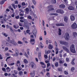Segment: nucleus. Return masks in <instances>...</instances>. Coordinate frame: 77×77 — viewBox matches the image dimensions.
I'll return each instance as SVG.
<instances>
[{"mask_svg":"<svg viewBox=\"0 0 77 77\" xmlns=\"http://www.w3.org/2000/svg\"><path fill=\"white\" fill-rule=\"evenodd\" d=\"M70 49L71 51L73 53H76V52L75 50V48H74V45L72 44L70 46Z\"/></svg>","mask_w":77,"mask_h":77,"instance_id":"1","label":"nucleus"},{"mask_svg":"<svg viewBox=\"0 0 77 77\" xmlns=\"http://www.w3.org/2000/svg\"><path fill=\"white\" fill-rule=\"evenodd\" d=\"M69 34L68 33L66 32L64 36V38L66 40V41H69Z\"/></svg>","mask_w":77,"mask_h":77,"instance_id":"2","label":"nucleus"},{"mask_svg":"<svg viewBox=\"0 0 77 77\" xmlns=\"http://www.w3.org/2000/svg\"><path fill=\"white\" fill-rule=\"evenodd\" d=\"M7 41H8V42H10L11 43V44H13V45H14V46H16L18 45V44H17V43L13 40H7Z\"/></svg>","mask_w":77,"mask_h":77,"instance_id":"3","label":"nucleus"},{"mask_svg":"<svg viewBox=\"0 0 77 77\" xmlns=\"http://www.w3.org/2000/svg\"><path fill=\"white\" fill-rule=\"evenodd\" d=\"M53 8V5H51L48 6V8L49 9L48 10V12H50V11H54V9Z\"/></svg>","mask_w":77,"mask_h":77,"instance_id":"4","label":"nucleus"},{"mask_svg":"<svg viewBox=\"0 0 77 77\" xmlns=\"http://www.w3.org/2000/svg\"><path fill=\"white\" fill-rule=\"evenodd\" d=\"M57 13H60V14H64V11L62 9H59L57 10L56 11Z\"/></svg>","mask_w":77,"mask_h":77,"instance_id":"5","label":"nucleus"},{"mask_svg":"<svg viewBox=\"0 0 77 77\" xmlns=\"http://www.w3.org/2000/svg\"><path fill=\"white\" fill-rule=\"evenodd\" d=\"M30 64L32 68H34V69H36V65L34 63L31 62Z\"/></svg>","mask_w":77,"mask_h":77,"instance_id":"6","label":"nucleus"},{"mask_svg":"<svg viewBox=\"0 0 77 77\" xmlns=\"http://www.w3.org/2000/svg\"><path fill=\"white\" fill-rule=\"evenodd\" d=\"M60 43L62 45H68V43L66 42L62 41H60Z\"/></svg>","mask_w":77,"mask_h":77,"instance_id":"7","label":"nucleus"},{"mask_svg":"<svg viewBox=\"0 0 77 77\" xmlns=\"http://www.w3.org/2000/svg\"><path fill=\"white\" fill-rule=\"evenodd\" d=\"M72 29H77V25L76 23H74L71 26Z\"/></svg>","mask_w":77,"mask_h":77,"instance_id":"8","label":"nucleus"},{"mask_svg":"<svg viewBox=\"0 0 77 77\" xmlns=\"http://www.w3.org/2000/svg\"><path fill=\"white\" fill-rule=\"evenodd\" d=\"M68 9L70 11H74L75 8L72 6H69L68 7Z\"/></svg>","mask_w":77,"mask_h":77,"instance_id":"9","label":"nucleus"},{"mask_svg":"<svg viewBox=\"0 0 77 77\" xmlns=\"http://www.w3.org/2000/svg\"><path fill=\"white\" fill-rule=\"evenodd\" d=\"M30 43L32 45H33L35 43V39H30Z\"/></svg>","mask_w":77,"mask_h":77,"instance_id":"10","label":"nucleus"},{"mask_svg":"<svg viewBox=\"0 0 77 77\" xmlns=\"http://www.w3.org/2000/svg\"><path fill=\"white\" fill-rule=\"evenodd\" d=\"M38 58L40 61H41V60H42V57H41V52L38 53Z\"/></svg>","mask_w":77,"mask_h":77,"instance_id":"11","label":"nucleus"},{"mask_svg":"<svg viewBox=\"0 0 77 77\" xmlns=\"http://www.w3.org/2000/svg\"><path fill=\"white\" fill-rule=\"evenodd\" d=\"M14 74L13 73L12 75L14 76V77H17V75H15V74H17L18 73V71L16 70L14 71Z\"/></svg>","mask_w":77,"mask_h":77,"instance_id":"12","label":"nucleus"},{"mask_svg":"<svg viewBox=\"0 0 77 77\" xmlns=\"http://www.w3.org/2000/svg\"><path fill=\"white\" fill-rule=\"evenodd\" d=\"M56 26L59 27L61 26H64V24L61 23H57L56 24Z\"/></svg>","mask_w":77,"mask_h":77,"instance_id":"13","label":"nucleus"},{"mask_svg":"<svg viewBox=\"0 0 77 77\" xmlns=\"http://www.w3.org/2000/svg\"><path fill=\"white\" fill-rule=\"evenodd\" d=\"M62 48L64 50H65L66 52L67 53H69V50H68V49H67L66 47H65V46H63L62 47Z\"/></svg>","mask_w":77,"mask_h":77,"instance_id":"14","label":"nucleus"},{"mask_svg":"<svg viewBox=\"0 0 77 77\" xmlns=\"http://www.w3.org/2000/svg\"><path fill=\"white\" fill-rule=\"evenodd\" d=\"M32 32L33 33V35L35 36V38H36V29H35V30H33L32 31Z\"/></svg>","mask_w":77,"mask_h":77,"instance_id":"15","label":"nucleus"},{"mask_svg":"<svg viewBox=\"0 0 77 77\" xmlns=\"http://www.w3.org/2000/svg\"><path fill=\"white\" fill-rule=\"evenodd\" d=\"M70 20L71 21H74L75 20V17H74V16L72 15L71 16Z\"/></svg>","mask_w":77,"mask_h":77,"instance_id":"16","label":"nucleus"},{"mask_svg":"<svg viewBox=\"0 0 77 77\" xmlns=\"http://www.w3.org/2000/svg\"><path fill=\"white\" fill-rule=\"evenodd\" d=\"M20 16H24V11H20L19 13Z\"/></svg>","mask_w":77,"mask_h":77,"instance_id":"17","label":"nucleus"},{"mask_svg":"<svg viewBox=\"0 0 77 77\" xmlns=\"http://www.w3.org/2000/svg\"><path fill=\"white\" fill-rule=\"evenodd\" d=\"M60 8H65V5L63 4H61L59 5Z\"/></svg>","mask_w":77,"mask_h":77,"instance_id":"18","label":"nucleus"},{"mask_svg":"<svg viewBox=\"0 0 77 77\" xmlns=\"http://www.w3.org/2000/svg\"><path fill=\"white\" fill-rule=\"evenodd\" d=\"M48 48L49 50H51L53 48V45L51 44H49Z\"/></svg>","mask_w":77,"mask_h":77,"instance_id":"19","label":"nucleus"},{"mask_svg":"<svg viewBox=\"0 0 77 77\" xmlns=\"http://www.w3.org/2000/svg\"><path fill=\"white\" fill-rule=\"evenodd\" d=\"M64 21L65 23H67L68 22V17L66 16H65L64 17Z\"/></svg>","mask_w":77,"mask_h":77,"instance_id":"20","label":"nucleus"},{"mask_svg":"<svg viewBox=\"0 0 77 77\" xmlns=\"http://www.w3.org/2000/svg\"><path fill=\"white\" fill-rule=\"evenodd\" d=\"M75 58H73L72 60L71 63L72 65H75V63L74 62V61L75 60Z\"/></svg>","mask_w":77,"mask_h":77,"instance_id":"21","label":"nucleus"},{"mask_svg":"<svg viewBox=\"0 0 77 77\" xmlns=\"http://www.w3.org/2000/svg\"><path fill=\"white\" fill-rule=\"evenodd\" d=\"M17 66H20V61L18 60L17 61Z\"/></svg>","mask_w":77,"mask_h":77,"instance_id":"22","label":"nucleus"},{"mask_svg":"<svg viewBox=\"0 0 77 77\" xmlns=\"http://www.w3.org/2000/svg\"><path fill=\"white\" fill-rule=\"evenodd\" d=\"M50 51L48 50L47 51H45V54L46 55H48V54H50Z\"/></svg>","mask_w":77,"mask_h":77,"instance_id":"23","label":"nucleus"},{"mask_svg":"<svg viewBox=\"0 0 77 77\" xmlns=\"http://www.w3.org/2000/svg\"><path fill=\"white\" fill-rule=\"evenodd\" d=\"M50 15L51 16L52 15H55V16H57L58 15V14L57 13H51L50 14Z\"/></svg>","mask_w":77,"mask_h":77,"instance_id":"24","label":"nucleus"},{"mask_svg":"<svg viewBox=\"0 0 77 77\" xmlns=\"http://www.w3.org/2000/svg\"><path fill=\"white\" fill-rule=\"evenodd\" d=\"M5 43V45L6 47H9V46H10V44H9V43H8V42H6Z\"/></svg>","mask_w":77,"mask_h":77,"instance_id":"25","label":"nucleus"},{"mask_svg":"<svg viewBox=\"0 0 77 77\" xmlns=\"http://www.w3.org/2000/svg\"><path fill=\"white\" fill-rule=\"evenodd\" d=\"M23 62L24 63H25V64H27V63H28V62L26 59H24L23 61Z\"/></svg>","mask_w":77,"mask_h":77,"instance_id":"26","label":"nucleus"},{"mask_svg":"<svg viewBox=\"0 0 77 77\" xmlns=\"http://www.w3.org/2000/svg\"><path fill=\"white\" fill-rule=\"evenodd\" d=\"M58 35H61V32H62V30L60 29L59 28L58 29Z\"/></svg>","mask_w":77,"mask_h":77,"instance_id":"27","label":"nucleus"},{"mask_svg":"<svg viewBox=\"0 0 77 77\" xmlns=\"http://www.w3.org/2000/svg\"><path fill=\"white\" fill-rule=\"evenodd\" d=\"M73 34L75 38L77 36V33L76 32H73Z\"/></svg>","mask_w":77,"mask_h":77,"instance_id":"28","label":"nucleus"},{"mask_svg":"<svg viewBox=\"0 0 77 77\" xmlns=\"http://www.w3.org/2000/svg\"><path fill=\"white\" fill-rule=\"evenodd\" d=\"M35 71H34L33 72H32V73L31 75V77H35Z\"/></svg>","mask_w":77,"mask_h":77,"instance_id":"29","label":"nucleus"},{"mask_svg":"<svg viewBox=\"0 0 77 77\" xmlns=\"http://www.w3.org/2000/svg\"><path fill=\"white\" fill-rule=\"evenodd\" d=\"M19 74L20 75H23V72L22 71H19Z\"/></svg>","mask_w":77,"mask_h":77,"instance_id":"30","label":"nucleus"},{"mask_svg":"<svg viewBox=\"0 0 77 77\" xmlns=\"http://www.w3.org/2000/svg\"><path fill=\"white\" fill-rule=\"evenodd\" d=\"M6 70L7 72H10L11 71V69H10V68L9 67H8L6 68Z\"/></svg>","mask_w":77,"mask_h":77,"instance_id":"31","label":"nucleus"},{"mask_svg":"<svg viewBox=\"0 0 77 77\" xmlns=\"http://www.w3.org/2000/svg\"><path fill=\"white\" fill-rule=\"evenodd\" d=\"M10 31H11V32H12V33H14V30H13L12 27H10Z\"/></svg>","mask_w":77,"mask_h":77,"instance_id":"32","label":"nucleus"},{"mask_svg":"<svg viewBox=\"0 0 77 77\" xmlns=\"http://www.w3.org/2000/svg\"><path fill=\"white\" fill-rule=\"evenodd\" d=\"M5 3V1L3 0H2L0 2V5H3Z\"/></svg>","mask_w":77,"mask_h":77,"instance_id":"33","label":"nucleus"},{"mask_svg":"<svg viewBox=\"0 0 77 77\" xmlns=\"http://www.w3.org/2000/svg\"><path fill=\"white\" fill-rule=\"evenodd\" d=\"M55 50L56 51L55 52V54H58V53H59V51H58V48H55Z\"/></svg>","mask_w":77,"mask_h":77,"instance_id":"34","label":"nucleus"},{"mask_svg":"<svg viewBox=\"0 0 77 77\" xmlns=\"http://www.w3.org/2000/svg\"><path fill=\"white\" fill-rule=\"evenodd\" d=\"M55 66L56 67H57L59 66V63L56 62L55 63Z\"/></svg>","mask_w":77,"mask_h":77,"instance_id":"35","label":"nucleus"},{"mask_svg":"<svg viewBox=\"0 0 77 77\" xmlns=\"http://www.w3.org/2000/svg\"><path fill=\"white\" fill-rule=\"evenodd\" d=\"M74 70H75V68L74 67H72L71 69V71L72 72H74Z\"/></svg>","mask_w":77,"mask_h":77,"instance_id":"36","label":"nucleus"},{"mask_svg":"<svg viewBox=\"0 0 77 77\" xmlns=\"http://www.w3.org/2000/svg\"><path fill=\"white\" fill-rule=\"evenodd\" d=\"M25 11L26 12V13H28V12H29V8H26L25 9Z\"/></svg>","mask_w":77,"mask_h":77,"instance_id":"37","label":"nucleus"},{"mask_svg":"<svg viewBox=\"0 0 77 77\" xmlns=\"http://www.w3.org/2000/svg\"><path fill=\"white\" fill-rule=\"evenodd\" d=\"M18 54H19L18 53H16L14 54H13V56H18Z\"/></svg>","mask_w":77,"mask_h":77,"instance_id":"38","label":"nucleus"},{"mask_svg":"<svg viewBox=\"0 0 77 77\" xmlns=\"http://www.w3.org/2000/svg\"><path fill=\"white\" fill-rule=\"evenodd\" d=\"M32 1L34 5H36V2L35 0H32Z\"/></svg>","mask_w":77,"mask_h":77,"instance_id":"39","label":"nucleus"},{"mask_svg":"<svg viewBox=\"0 0 77 77\" xmlns=\"http://www.w3.org/2000/svg\"><path fill=\"white\" fill-rule=\"evenodd\" d=\"M2 70L3 71H4V72H6V69L4 67L2 68Z\"/></svg>","mask_w":77,"mask_h":77,"instance_id":"40","label":"nucleus"},{"mask_svg":"<svg viewBox=\"0 0 77 77\" xmlns=\"http://www.w3.org/2000/svg\"><path fill=\"white\" fill-rule=\"evenodd\" d=\"M53 2L52 1V3L53 4H55L56 3V0H52Z\"/></svg>","mask_w":77,"mask_h":77,"instance_id":"41","label":"nucleus"},{"mask_svg":"<svg viewBox=\"0 0 77 77\" xmlns=\"http://www.w3.org/2000/svg\"><path fill=\"white\" fill-rule=\"evenodd\" d=\"M13 27H14V29H18V27H19V26H16V25H14L13 26Z\"/></svg>","mask_w":77,"mask_h":77,"instance_id":"42","label":"nucleus"},{"mask_svg":"<svg viewBox=\"0 0 77 77\" xmlns=\"http://www.w3.org/2000/svg\"><path fill=\"white\" fill-rule=\"evenodd\" d=\"M30 51V49H27V54L28 55H29V51Z\"/></svg>","mask_w":77,"mask_h":77,"instance_id":"43","label":"nucleus"},{"mask_svg":"<svg viewBox=\"0 0 77 77\" xmlns=\"http://www.w3.org/2000/svg\"><path fill=\"white\" fill-rule=\"evenodd\" d=\"M47 76L48 77H50V73L47 72L46 74Z\"/></svg>","mask_w":77,"mask_h":77,"instance_id":"44","label":"nucleus"},{"mask_svg":"<svg viewBox=\"0 0 77 77\" xmlns=\"http://www.w3.org/2000/svg\"><path fill=\"white\" fill-rule=\"evenodd\" d=\"M12 7L14 9H16V8H15V5L14 4H12Z\"/></svg>","mask_w":77,"mask_h":77,"instance_id":"45","label":"nucleus"},{"mask_svg":"<svg viewBox=\"0 0 77 77\" xmlns=\"http://www.w3.org/2000/svg\"><path fill=\"white\" fill-rule=\"evenodd\" d=\"M58 71L59 72L60 71L61 72H62V69L61 68H58Z\"/></svg>","mask_w":77,"mask_h":77,"instance_id":"46","label":"nucleus"},{"mask_svg":"<svg viewBox=\"0 0 77 77\" xmlns=\"http://www.w3.org/2000/svg\"><path fill=\"white\" fill-rule=\"evenodd\" d=\"M43 68H46V65L45 64L42 66Z\"/></svg>","mask_w":77,"mask_h":77,"instance_id":"47","label":"nucleus"},{"mask_svg":"<svg viewBox=\"0 0 77 77\" xmlns=\"http://www.w3.org/2000/svg\"><path fill=\"white\" fill-rule=\"evenodd\" d=\"M50 66V63H48L47 64V68H48V67Z\"/></svg>","mask_w":77,"mask_h":77,"instance_id":"48","label":"nucleus"},{"mask_svg":"<svg viewBox=\"0 0 77 77\" xmlns=\"http://www.w3.org/2000/svg\"><path fill=\"white\" fill-rule=\"evenodd\" d=\"M27 18H28L29 20H32V17H31V16H28L27 17Z\"/></svg>","mask_w":77,"mask_h":77,"instance_id":"49","label":"nucleus"},{"mask_svg":"<svg viewBox=\"0 0 77 77\" xmlns=\"http://www.w3.org/2000/svg\"><path fill=\"white\" fill-rule=\"evenodd\" d=\"M64 74H65V75H67V74H68V73L66 71H64Z\"/></svg>","mask_w":77,"mask_h":77,"instance_id":"50","label":"nucleus"},{"mask_svg":"<svg viewBox=\"0 0 77 77\" xmlns=\"http://www.w3.org/2000/svg\"><path fill=\"white\" fill-rule=\"evenodd\" d=\"M11 17L13 18H14V17H15V13H13V14H12Z\"/></svg>","mask_w":77,"mask_h":77,"instance_id":"51","label":"nucleus"},{"mask_svg":"<svg viewBox=\"0 0 77 77\" xmlns=\"http://www.w3.org/2000/svg\"><path fill=\"white\" fill-rule=\"evenodd\" d=\"M3 35H4V36H5V37H7L8 36V35L6 34L5 33H4V34H3Z\"/></svg>","mask_w":77,"mask_h":77,"instance_id":"52","label":"nucleus"},{"mask_svg":"<svg viewBox=\"0 0 77 77\" xmlns=\"http://www.w3.org/2000/svg\"><path fill=\"white\" fill-rule=\"evenodd\" d=\"M9 55H10V54L8 53H6L5 54V56H9Z\"/></svg>","mask_w":77,"mask_h":77,"instance_id":"53","label":"nucleus"},{"mask_svg":"<svg viewBox=\"0 0 77 77\" xmlns=\"http://www.w3.org/2000/svg\"><path fill=\"white\" fill-rule=\"evenodd\" d=\"M44 57L45 59H48V56L47 55H45Z\"/></svg>","mask_w":77,"mask_h":77,"instance_id":"54","label":"nucleus"},{"mask_svg":"<svg viewBox=\"0 0 77 77\" xmlns=\"http://www.w3.org/2000/svg\"><path fill=\"white\" fill-rule=\"evenodd\" d=\"M26 5V3H25V2H23L22 3V6H25Z\"/></svg>","mask_w":77,"mask_h":77,"instance_id":"55","label":"nucleus"},{"mask_svg":"<svg viewBox=\"0 0 77 77\" xmlns=\"http://www.w3.org/2000/svg\"><path fill=\"white\" fill-rule=\"evenodd\" d=\"M18 43L19 44H22V42L20 41H18Z\"/></svg>","mask_w":77,"mask_h":77,"instance_id":"56","label":"nucleus"},{"mask_svg":"<svg viewBox=\"0 0 77 77\" xmlns=\"http://www.w3.org/2000/svg\"><path fill=\"white\" fill-rule=\"evenodd\" d=\"M19 26H23V25H22V23H19Z\"/></svg>","mask_w":77,"mask_h":77,"instance_id":"57","label":"nucleus"},{"mask_svg":"<svg viewBox=\"0 0 77 77\" xmlns=\"http://www.w3.org/2000/svg\"><path fill=\"white\" fill-rule=\"evenodd\" d=\"M2 59H3V57H2V55L0 54V60H2Z\"/></svg>","mask_w":77,"mask_h":77,"instance_id":"58","label":"nucleus"},{"mask_svg":"<svg viewBox=\"0 0 77 77\" xmlns=\"http://www.w3.org/2000/svg\"><path fill=\"white\" fill-rule=\"evenodd\" d=\"M59 63H60V64H62V63H63L62 61L61 60H60L59 61Z\"/></svg>","mask_w":77,"mask_h":77,"instance_id":"59","label":"nucleus"},{"mask_svg":"<svg viewBox=\"0 0 77 77\" xmlns=\"http://www.w3.org/2000/svg\"><path fill=\"white\" fill-rule=\"evenodd\" d=\"M40 64L41 65H44V64H45L43 62H40Z\"/></svg>","mask_w":77,"mask_h":77,"instance_id":"60","label":"nucleus"},{"mask_svg":"<svg viewBox=\"0 0 77 77\" xmlns=\"http://www.w3.org/2000/svg\"><path fill=\"white\" fill-rule=\"evenodd\" d=\"M15 52L16 53H18L19 54V52H18V50H16L15 51Z\"/></svg>","mask_w":77,"mask_h":77,"instance_id":"61","label":"nucleus"},{"mask_svg":"<svg viewBox=\"0 0 77 77\" xmlns=\"http://www.w3.org/2000/svg\"><path fill=\"white\" fill-rule=\"evenodd\" d=\"M15 18H16V19H19V18H20V16H17L15 17Z\"/></svg>","mask_w":77,"mask_h":77,"instance_id":"62","label":"nucleus"},{"mask_svg":"<svg viewBox=\"0 0 77 77\" xmlns=\"http://www.w3.org/2000/svg\"><path fill=\"white\" fill-rule=\"evenodd\" d=\"M17 70L18 71H21V68L18 67L17 68Z\"/></svg>","mask_w":77,"mask_h":77,"instance_id":"63","label":"nucleus"},{"mask_svg":"<svg viewBox=\"0 0 77 77\" xmlns=\"http://www.w3.org/2000/svg\"><path fill=\"white\" fill-rule=\"evenodd\" d=\"M29 32H30V30H28L27 29V30H26V32L27 33H29Z\"/></svg>","mask_w":77,"mask_h":77,"instance_id":"64","label":"nucleus"}]
</instances>
